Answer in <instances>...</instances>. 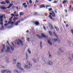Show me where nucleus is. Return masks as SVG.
Returning a JSON list of instances; mask_svg holds the SVG:
<instances>
[{"instance_id":"1","label":"nucleus","mask_w":73,"mask_h":73,"mask_svg":"<svg viewBox=\"0 0 73 73\" xmlns=\"http://www.w3.org/2000/svg\"><path fill=\"white\" fill-rule=\"evenodd\" d=\"M11 16H16V17H18L19 16V14L18 13L16 14V11H15L14 12V14H11Z\"/></svg>"},{"instance_id":"2","label":"nucleus","mask_w":73,"mask_h":73,"mask_svg":"<svg viewBox=\"0 0 73 73\" xmlns=\"http://www.w3.org/2000/svg\"><path fill=\"white\" fill-rule=\"evenodd\" d=\"M5 16V15L4 14H2L1 15L0 17V21H3V17H4Z\"/></svg>"},{"instance_id":"3","label":"nucleus","mask_w":73,"mask_h":73,"mask_svg":"<svg viewBox=\"0 0 73 73\" xmlns=\"http://www.w3.org/2000/svg\"><path fill=\"white\" fill-rule=\"evenodd\" d=\"M34 62L36 63L37 61H38L39 60V58H37V59H36L35 58H33L32 59Z\"/></svg>"},{"instance_id":"4","label":"nucleus","mask_w":73,"mask_h":73,"mask_svg":"<svg viewBox=\"0 0 73 73\" xmlns=\"http://www.w3.org/2000/svg\"><path fill=\"white\" fill-rule=\"evenodd\" d=\"M7 50H6L5 51L6 52H10L11 53V52L10 51L11 48H9V47L8 46L7 47Z\"/></svg>"},{"instance_id":"5","label":"nucleus","mask_w":73,"mask_h":73,"mask_svg":"<svg viewBox=\"0 0 73 73\" xmlns=\"http://www.w3.org/2000/svg\"><path fill=\"white\" fill-rule=\"evenodd\" d=\"M3 49H2L1 52H5V45L4 44H3Z\"/></svg>"},{"instance_id":"6","label":"nucleus","mask_w":73,"mask_h":73,"mask_svg":"<svg viewBox=\"0 0 73 73\" xmlns=\"http://www.w3.org/2000/svg\"><path fill=\"white\" fill-rule=\"evenodd\" d=\"M41 36L43 38H47L48 37V36H46V35L44 34L43 33H41Z\"/></svg>"},{"instance_id":"7","label":"nucleus","mask_w":73,"mask_h":73,"mask_svg":"<svg viewBox=\"0 0 73 73\" xmlns=\"http://www.w3.org/2000/svg\"><path fill=\"white\" fill-rule=\"evenodd\" d=\"M17 67L19 69L21 68V63L20 62H18L17 65Z\"/></svg>"},{"instance_id":"8","label":"nucleus","mask_w":73,"mask_h":73,"mask_svg":"<svg viewBox=\"0 0 73 73\" xmlns=\"http://www.w3.org/2000/svg\"><path fill=\"white\" fill-rule=\"evenodd\" d=\"M14 73H21V72L20 71H18L17 70H14Z\"/></svg>"},{"instance_id":"9","label":"nucleus","mask_w":73,"mask_h":73,"mask_svg":"<svg viewBox=\"0 0 73 73\" xmlns=\"http://www.w3.org/2000/svg\"><path fill=\"white\" fill-rule=\"evenodd\" d=\"M54 40L55 42H56V41H57L58 43H60V39H58V38H55L54 39Z\"/></svg>"},{"instance_id":"10","label":"nucleus","mask_w":73,"mask_h":73,"mask_svg":"<svg viewBox=\"0 0 73 73\" xmlns=\"http://www.w3.org/2000/svg\"><path fill=\"white\" fill-rule=\"evenodd\" d=\"M48 26L50 29H53V26L51 25V24L50 23H48Z\"/></svg>"},{"instance_id":"11","label":"nucleus","mask_w":73,"mask_h":73,"mask_svg":"<svg viewBox=\"0 0 73 73\" xmlns=\"http://www.w3.org/2000/svg\"><path fill=\"white\" fill-rule=\"evenodd\" d=\"M48 65H53V62H52L51 61H49L48 63Z\"/></svg>"},{"instance_id":"12","label":"nucleus","mask_w":73,"mask_h":73,"mask_svg":"<svg viewBox=\"0 0 73 73\" xmlns=\"http://www.w3.org/2000/svg\"><path fill=\"white\" fill-rule=\"evenodd\" d=\"M5 62L6 63L8 64V63H9V59L8 58H6L5 59Z\"/></svg>"},{"instance_id":"13","label":"nucleus","mask_w":73,"mask_h":73,"mask_svg":"<svg viewBox=\"0 0 73 73\" xmlns=\"http://www.w3.org/2000/svg\"><path fill=\"white\" fill-rule=\"evenodd\" d=\"M48 42L50 45H52V42L50 40H48Z\"/></svg>"},{"instance_id":"14","label":"nucleus","mask_w":73,"mask_h":73,"mask_svg":"<svg viewBox=\"0 0 73 73\" xmlns=\"http://www.w3.org/2000/svg\"><path fill=\"white\" fill-rule=\"evenodd\" d=\"M54 27L55 29H56L57 31H60L59 28H58V27H57L56 26V25H54Z\"/></svg>"},{"instance_id":"15","label":"nucleus","mask_w":73,"mask_h":73,"mask_svg":"<svg viewBox=\"0 0 73 73\" xmlns=\"http://www.w3.org/2000/svg\"><path fill=\"white\" fill-rule=\"evenodd\" d=\"M20 20H19L17 22H16L15 23V25H16V26H17V25H19V23H20Z\"/></svg>"},{"instance_id":"16","label":"nucleus","mask_w":73,"mask_h":73,"mask_svg":"<svg viewBox=\"0 0 73 73\" xmlns=\"http://www.w3.org/2000/svg\"><path fill=\"white\" fill-rule=\"evenodd\" d=\"M48 55H49V58H52V55H51V54L50 53V52L48 51Z\"/></svg>"},{"instance_id":"17","label":"nucleus","mask_w":73,"mask_h":73,"mask_svg":"<svg viewBox=\"0 0 73 73\" xmlns=\"http://www.w3.org/2000/svg\"><path fill=\"white\" fill-rule=\"evenodd\" d=\"M24 67H25V68H30V66L26 65H24Z\"/></svg>"},{"instance_id":"18","label":"nucleus","mask_w":73,"mask_h":73,"mask_svg":"<svg viewBox=\"0 0 73 73\" xmlns=\"http://www.w3.org/2000/svg\"><path fill=\"white\" fill-rule=\"evenodd\" d=\"M13 5V3H10L9 4V7H7L8 8H9L10 7H11Z\"/></svg>"},{"instance_id":"19","label":"nucleus","mask_w":73,"mask_h":73,"mask_svg":"<svg viewBox=\"0 0 73 73\" xmlns=\"http://www.w3.org/2000/svg\"><path fill=\"white\" fill-rule=\"evenodd\" d=\"M59 51L60 52H61V53H64V51L63 50H62L60 48L59 49Z\"/></svg>"},{"instance_id":"20","label":"nucleus","mask_w":73,"mask_h":73,"mask_svg":"<svg viewBox=\"0 0 73 73\" xmlns=\"http://www.w3.org/2000/svg\"><path fill=\"white\" fill-rule=\"evenodd\" d=\"M0 8L1 9H6V8L5 7H4L3 6H1L0 7Z\"/></svg>"},{"instance_id":"21","label":"nucleus","mask_w":73,"mask_h":73,"mask_svg":"<svg viewBox=\"0 0 73 73\" xmlns=\"http://www.w3.org/2000/svg\"><path fill=\"white\" fill-rule=\"evenodd\" d=\"M13 64H16V60L14 59L13 61Z\"/></svg>"},{"instance_id":"22","label":"nucleus","mask_w":73,"mask_h":73,"mask_svg":"<svg viewBox=\"0 0 73 73\" xmlns=\"http://www.w3.org/2000/svg\"><path fill=\"white\" fill-rule=\"evenodd\" d=\"M19 42H20V43H21V45H23V44H24L23 43V41H22V40L19 39Z\"/></svg>"},{"instance_id":"23","label":"nucleus","mask_w":73,"mask_h":73,"mask_svg":"<svg viewBox=\"0 0 73 73\" xmlns=\"http://www.w3.org/2000/svg\"><path fill=\"white\" fill-rule=\"evenodd\" d=\"M2 73H5L6 72H7V70H3L1 71Z\"/></svg>"},{"instance_id":"24","label":"nucleus","mask_w":73,"mask_h":73,"mask_svg":"<svg viewBox=\"0 0 73 73\" xmlns=\"http://www.w3.org/2000/svg\"><path fill=\"white\" fill-rule=\"evenodd\" d=\"M37 37L39 38H42V37L41 36L38 35H36Z\"/></svg>"},{"instance_id":"25","label":"nucleus","mask_w":73,"mask_h":73,"mask_svg":"<svg viewBox=\"0 0 73 73\" xmlns=\"http://www.w3.org/2000/svg\"><path fill=\"white\" fill-rule=\"evenodd\" d=\"M5 2H6L7 4H9V3H10V1H9L8 0H5Z\"/></svg>"},{"instance_id":"26","label":"nucleus","mask_w":73,"mask_h":73,"mask_svg":"<svg viewBox=\"0 0 73 73\" xmlns=\"http://www.w3.org/2000/svg\"><path fill=\"white\" fill-rule=\"evenodd\" d=\"M6 73H12L11 71L8 70H6Z\"/></svg>"},{"instance_id":"27","label":"nucleus","mask_w":73,"mask_h":73,"mask_svg":"<svg viewBox=\"0 0 73 73\" xmlns=\"http://www.w3.org/2000/svg\"><path fill=\"white\" fill-rule=\"evenodd\" d=\"M0 3L1 4H3V5H4L5 4V2L4 1H2V2H1Z\"/></svg>"},{"instance_id":"28","label":"nucleus","mask_w":73,"mask_h":73,"mask_svg":"<svg viewBox=\"0 0 73 73\" xmlns=\"http://www.w3.org/2000/svg\"><path fill=\"white\" fill-rule=\"evenodd\" d=\"M45 7V6L44 5H40V8H44Z\"/></svg>"},{"instance_id":"29","label":"nucleus","mask_w":73,"mask_h":73,"mask_svg":"<svg viewBox=\"0 0 73 73\" xmlns=\"http://www.w3.org/2000/svg\"><path fill=\"white\" fill-rule=\"evenodd\" d=\"M29 53V54H31V51H30L29 49L27 51Z\"/></svg>"},{"instance_id":"30","label":"nucleus","mask_w":73,"mask_h":73,"mask_svg":"<svg viewBox=\"0 0 73 73\" xmlns=\"http://www.w3.org/2000/svg\"><path fill=\"white\" fill-rule=\"evenodd\" d=\"M24 15V13L23 12H21L19 13V15L20 16H22V15Z\"/></svg>"},{"instance_id":"31","label":"nucleus","mask_w":73,"mask_h":73,"mask_svg":"<svg viewBox=\"0 0 73 73\" xmlns=\"http://www.w3.org/2000/svg\"><path fill=\"white\" fill-rule=\"evenodd\" d=\"M19 69H20V70H21L22 71H23V72H24V69H23V68H22V67H20L19 68Z\"/></svg>"},{"instance_id":"32","label":"nucleus","mask_w":73,"mask_h":73,"mask_svg":"<svg viewBox=\"0 0 73 73\" xmlns=\"http://www.w3.org/2000/svg\"><path fill=\"white\" fill-rule=\"evenodd\" d=\"M48 33H49V35H51V36L52 35V32H51L50 31H49Z\"/></svg>"},{"instance_id":"33","label":"nucleus","mask_w":73,"mask_h":73,"mask_svg":"<svg viewBox=\"0 0 73 73\" xmlns=\"http://www.w3.org/2000/svg\"><path fill=\"white\" fill-rule=\"evenodd\" d=\"M9 20V21L8 22V24H10V22H11V21H12V19L10 18Z\"/></svg>"},{"instance_id":"34","label":"nucleus","mask_w":73,"mask_h":73,"mask_svg":"<svg viewBox=\"0 0 73 73\" xmlns=\"http://www.w3.org/2000/svg\"><path fill=\"white\" fill-rule=\"evenodd\" d=\"M35 23L36 25H38V24H39V23H38V22H36Z\"/></svg>"},{"instance_id":"35","label":"nucleus","mask_w":73,"mask_h":73,"mask_svg":"<svg viewBox=\"0 0 73 73\" xmlns=\"http://www.w3.org/2000/svg\"><path fill=\"white\" fill-rule=\"evenodd\" d=\"M10 46L11 48V50H13V51L14 50V48L12 47V46Z\"/></svg>"},{"instance_id":"36","label":"nucleus","mask_w":73,"mask_h":73,"mask_svg":"<svg viewBox=\"0 0 73 73\" xmlns=\"http://www.w3.org/2000/svg\"><path fill=\"white\" fill-rule=\"evenodd\" d=\"M52 12L53 13L52 15V16L53 17H54V16H55V14H54V13L53 12Z\"/></svg>"},{"instance_id":"37","label":"nucleus","mask_w":73,"mask_h":73,"mask_svg":"<svg viewBox=\"0 0 73 73\" xmlns=\"http://www.w3.org/2000/svg\"><path fill=\"white\" fill-rule=\"evenodd\" d=\"M53 33H54L55 36H56V37H57V35H56V33H55V32H53Z\"/></svg>"},{"instance_id":"38","label":"nucleus","mask_w":73,"mask_h":73,"mask_svg":"<svg viewBox=\"0 0 73 73\" xmlns=\"http://www.w3.org/2000/svg\"><path fill=\"white\" fill-rule=\"evenodd\" d=\"M3 21H0V24H1V25H3Z\"/></svg>"},{"instance_id":"39","label":"nucleus","mask_w":73,"mask_h":73,"mask_svg":"<svg viewBox=\"0 0 73 73\" xmlns=\"http://www.w3.org/2000/svg\"><path fill=\"white\" fill-rule=\"evenodd\" d=\"M26 58H28V53H27V52L26 53Z\"/></svg>"},{"instance_id":"40","label":"nucleus","mask_w":73,"mask_h":73,"mask_svg":"<svg viewBox=\"0 0 73 73\" xmlns=\"http://www.w3.org/2000/svg\"><path fill=\"white\" fill-rule=\"evenodd\" d=\"M66 1H64L62 3V4H65V3H66Z\"/></svg>"},{"instance_id":"41","label":"nucleus","mask_w":73,"mask_h":73,"mask_svg":"<svg viewBox=\"0 0 73 73\" xmlns=\"http://www.w3.org/2000/svg\"><path fill=\"white\" fill-rule=\"evenodd\" d=\"M58 3V1H54L53 2V3Z\"/></svg>"},{"instance_id":"42","label":"nucleus","mask_w":73,"mask_h":73,"mask_svg":"<svg viewBox=\"0 0 73 73\" xmlns=\"http://www.w3.org/2000/svg\"><path fill=\"white\" fill-rule=\"evenodd\" d=\"M2 28H1V30H2L4 29V27H3V25H2Z\"/></svg>"},{"instance_id":"43","label":"nucleus","mask_w":73,"mask_h":73,"mask_svg":"<svg viewBox=\"0 0 73 73\" xmlns=\"http://www.w3.org/2000/svg\"><path fill=\"white\" fill-rule=\"evenodd\" d=\"M26 63L28 64V63H29V61H28V60H26Z\"/></svg>"},{"instance_id":"44","label":"nucleus","mask_w":73,"mask_h":73,"mask_svg":"<svg viewBox=\"0 0 73 73\" xmlns=\"http://www.w3.org/2000/svg\"><path fill=\"white\" fill-rule=\"evenodd\" d=\"M29 2L31 4H32V1L31 0H29Z\"/></svg>"},{"instance_id":"45","label":"nucleus","mask_w":73,"mask_h":73,"mask_svg":"<svg viewBox=\"0 0 73 73\" xmlns=\"http://www.w3.org/2000/svg\"><path fill=\"white\" fill-rule=\"evenodd\" d=\"M27 41H30V40L29 39V38H27Z\"/></svg>"},{"instance_id":"46","label":"nucleus","mask_w":73,"mask_h":73,"mask_svg":"<svg viewBox=\"0 0 73 73\" xmlns=\"http://www.w3.org/2000/svg\"><path fill=\"white\" fill-rule=\"evenodd\" d=\"M26 4V3H23L22 4V5H23L25 6V5Z\"/></svg>"},{"instance_id":"47","label":"nucleus","mask_w":73,"mask_h":73,"mask_svg":"<svg viewBox=\"0 0 73 73\" xmlns=\"http://www.w3.org/2000/svg\"><path fill=\"white\" fill-rule=\"evenodd\" d=\"M68 59L70 60V61H72V59L70 58H68Z\"/></svg>"},{"instance_id":"48","label":"nucleus","mask_w":73,"mask_h":73,"mask_svg":"<svg viewBox=\"0 0 73 73\" xmlns=\"http://www.w3.org/2000/svg\"><path fill=\"white\" fill-rule=\"evenodd\" d=\"M14 21H15V20H17V18H15L13 19Z\"/></svg>"},{"instance_id":"49","label":"nucleus","mask_w":73,"mask_h":73,"mask_svg":"<svg viewBox=\"0 0 73 73\" xmlns=\"http://www.w3.org/2000/svg\"><path fill=\"white\" fill-rule=\"evenodd\" d=\"M29 65L30 66H32V63H29Z\"/></svg>"},{"instance_id":"50","label":"nucleus","mask_w":73,"mask_h":73,"mask_svg":"<svg viewBox=\"0 0 73 73\" xmlns=\"http://www.w3.org/2000/svg\"><path fill=\"white\" fill-rule=\"evenodd\" d=\"M28 7V6L27 5H25L24 6V7H25V8H27Z\"/></svg>"},{"instance_id":"51","label":"nucleus","mask_w":73,"mask_h":73,"mask_svg":"<svg viewBox=\"0 0 73 73\" xmlns=\"http://www.w3.org/2000/svg\"><path fill=\"white\" fill-rule=\"evenodd\" d=\"M49 11H52V8L49 9Z\"/></svg>"},{"instance_id":"52","label":"nucleus","mask_w":73,"mask_h":73,"mask_svg":"<svg viewBox=\"0 0 73 73\" xmlns=\"http://www.w3.org/2000/svg\"><path fill=\"white\" fill-rule=\"evenodd\" d=\"M10 23H11V24H13L14 23L13 21L11 22Z\"/></svg>"},{"instance_id":"53","label":"nucleus","mask_w":73,"mask_h":73,"mask_svg":"<svg viewBox=\"0 0 73 73\" xmlns=\"http://www.w3.org/2000/svg\"><path fill=\"white\" fill-rule=\"evenodd\" d=\"M5 24V25H4V26H5V27H6V26H7L8 24Z\"/></svg>"},{"instance_id":"54","label":"nucleus","mask_w":73,"mask_h":73,"mask_svg":"<svg viewBox=\"0 0 73 73\" xmlns=\"http://www.w3.org/2000/svg\"><path fill=\"white\" fill-rule=\"evenodd\" d=\"M71 32H72V35H73V29H71Z\"/></svg>"},{"instance_id":"55","label":"nucleus","mask_w":73,"mask_h":73,"mask_svg":"<svg viewBox=\"0 0 73 73\" xmlns=\"http://www.w3.org/2000/svg\"><path fill=\"white\" fill-rule=\"evenodd\" d=\"M40 46L41 49H42V46L41 44H40Z\"/></svg>"},{"instance_id":"56","label":"nucleus","mask_w":73,"mask_h":73,"mask_svg":"<svg viewBox=\"0 0 73 73\" xmlns=\"http://www.w3.org/2000/svg\"><path fill=\"white\" fill-rule=\"evenodd\" d=\"M16 41H17V44H18V45H20V44L19 43V42H18V41H17V40Z\"/></svg>"},{"instance_id":"57","label":"nucleus","mask_w":73,"mask_h":73,"mask_svg":"<svg viewBox=\"0 0 73 73\" xmlns=\"http://www.w3.org/2000/svg\"><path fill=\"white\" fill-rule=\"evenodd\" d=\"M34 14L35 15H36L37 14V13L36 12H34Z\"/></svg>"},{"instance_id":"58","label":"nucleus","mask_w":73,"mask_h":73,"mask_svg":"<svg viewBox=\"0 0 73 73\" xmlns=\"http://www.w3.org/2000/svg\"><path fill=\"white\" fill-rule=\"evenodd\" d=\"M6 68V67L5 66H2V68Z\"/></svg>"},{"instance_id":"59","label":"nucleus","mask_w":73,"mask_h":73,"mask_svg":"<svg viewBox=\"0 0 73 73\" xmlns=\"http://www.w3.org/2000/svg\"><path fill=\"white\" fill-rule=\"evenodd\" d=\"M49 17H50V19H52V16L50 15L49 16Z\"/></svg>"},{"instance_id":"60","label":"nucleus","mask_w":73,"mask_h":73,"mask_svg":"<svg viewBox=\"0 0 73 73\" xmlns=\"http://www.w3.org/2000/svg\"><path fill=\"white\" fill-rule=\"evenodd\" d=\"M46 9H47V7H50V6H48L47 5H46Z\"/></svg>"},{"instance_id":"61","label":"nucleus","mask_w":73,"mask_h":73,"mask_svg":"<svg viewBox=\"0 0 73 73\" xmlns=\"http://www.w3.org/2000/svg\"><path fill=\"white\" fill-rule=\"evenodd\" d=\"M11 43L12 44V45H13V46L14 47H15V45H14V44H13V42H12Z\"/></svg>"},{"instance_id":"62","label":"nucleus","mask_w":73,"mask_h":73,"mask_svg":"<svg viewBox=\"0 0 73 73\" xmlns=\"http://www.w3.org/2000/svg\"><path fill=\"white\" fill-rule=\"evenodd\" d=\"M71 57H72V58H73V53H72L71 54Z\"/></svg>"},{"instance_id":"63","label":"nucleus","mask_w":73,"mask_h":73,"mask_svg":"<svg viewBox=\"0 0 73 73\" xmlns=\"http://www.w3.org/2000/svg\"><path fill=\"white\" fill-rule=\"evenodd\" d=\"M38 1L37 0H36L35 3H38Z\"/></svg>"},{"instance_id":"64","label":"nucleus","mask_w":73,"mask_h":73,"mask_svg":"<svg viewBox=\"0 0 73 73\" xmlns=\"http://www.w3.org/2000/svg\"><path fill=\"white\" fill-rule=\"evenodd\" d=\"M0 68H3V66H0Z\"/></svg>"}]
</instances>
